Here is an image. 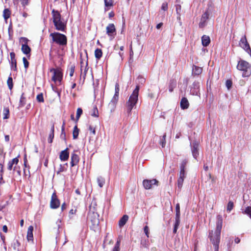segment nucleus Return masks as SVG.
I'll use <instances>...</instances> for the list:
<instances>
[{
  "mask_svg": "<svg viewBox=\"0 0 251 251\" xmlns=\"http://www.w3.org/2000/svg\"><path fill=\"white\" fill-rule=\"evenodd\" d=\"M223 220L222 216H217V222L216 223V229L214 232L211 230L209 232V238L210 241L214 247L215 251H219V245L220 241V235L222 227Z\"/></svg>",
  "mask_w": 251,
  "mask_h": 251,
  "instance_id": "nucleus-1",
  "label": "nucleus"
},
{
  "mask_svg": "<svg viewBox=\"0 0 251 251\" xmlns=\"http://www.w3.org/2000/svg\"><path fill=\"white\" fill-rule=\"evenodd\" d=\"M53 18V23L55 26V29L61 31H64L66 28V24L64 20L62 19L61 15L60 13L54 9L51 11Z\"/></svg>",
  "mask_w": 251,
  "mask_h": 251,
  "instance_id": "nucleus-2",
  "label": "nucleus"
},
{
  "mask_svg": "<svg viewBox=\"0 0 251 251\" xmlns=\"http://www.w3.org/2000/svg\"><path fill=\"white\" fill-rule=\"evenodd\" d=\"M139 91V86L137 85L135 89L133 90L132 93L130 96L128 100L126 103L127 112L129 114L130 113L132 108L136 105L138 100Z\"/></svg>",
  "mask_w": 251,
  "mask_h": 251,
  "instance_id": "nucleus-3",
  "label": "nucleus"
},
{
  "mask_svg": "<svg viewBox=\"0 0 251 251\" xmlns=\"http://www.w3.org/2000/svg\"><path fill=\"white\" fill-rule=\"evenodd\" d=\"M50 37L51 38L50 42L52 43H55L60 46H65L67 44V38L64 34L54 32L51 33Z\"/></svg>",
  "mask_w": 251,
  "mask_h": 251,
  "instance_id": "nucleus-4",
  "label": "nucleus"
},
{
  "mask_svg": "<svg viewBox=\"0 0 251 251\" xmlns=\"http://www.w3.org/2000/svg\"><path fill=\"white\" fill-rule=\"evenodd\" d=\"M237 69L242 72L243 77H248L251 75V65L245 60L238 61Z\"/></svg>",
  "mask_w": 251,
  "mask_h": 251,
  "instance_id": "nucleus-5",
  "label": "nucleus"
},
{
  "mask_svg": "<svg viewBox=\"0 0 251 251\" xmlns=\"http://www.w3.org/2000/svg\"><path fill=\"white\" fill-rule=\"evenodd\" d=\"M13 158L11 160L9 161L7 164V169L9 171L13 170L14 172L17 173L18 175L21 176V172L20 166H17L19 163V157Z\"/></svg>",
  "mask_w": 251,
  "mask_h": 251,
  "instance_id": "nucleus-6",
  "label": "nucleus"
},
{
  "mask_svg": "<svg viewBox=\"0 0 251 251\" xmlns=\"http://www.w3.org/2000/svg\"><path fill=\"white\" fill-rule=\"evenodd\" d=\"M50 73H52L51 80L56 85H60L62 79L63 74L59 69L51 68L50 70Z\"/></svg>",
  "mask_w": 251,
  "mask_h": 251,
  "instance_id": "nucleus-7",
  "label": "nucleus"
},
{
  "mask_svg": "<svg viewBox=\"0 0 251 251\" xmlns=\"http://www.w3.org/2000/svg\"><path fill=\"white\" fill-rule=\"evenodd\" d=\"M87 220L89 222H90L94 227L98 226L99 225V215L97 213L94 212H89L88 215Z\"/></svg>",
  "mask_w": 251,
  "mask_h": 251,
  "instance_id": "nucleus-8",
  "label": "nucleus"
},
{
  "mask_svg": "<svg viewBox=\"0 0 251 251\" xmlns=\"http://www.w3.org/2000/svg\"><path fill=\"white\" fill-rule=\"evenodd\" d=\"M239 46L244 50L247 53H251V49L250 45L247 41L246 35H244L241 37L239 43Z\"/></svg>",
  "mask_w": 251,
  "mask_h": 251,
  "instance_id": "nucleus-9",
  "label": "nucleus"
},
{
  "mask_svg": "<svg viewBox=\"0 0 251 251\" xmlns=\"http://www.w3.org/2000/svg\"><path fill=\"white\" fill-rule=\"evenodd\" d=\"M200 82L198 81H195L193 82L192 85L190 86V93L191 95L194 96H200Z\"/></svg>",
  "mask_w": 251,
  "mask_h": 251,
  "instance_id": "nucleus-10",
  "label": "nucleus"
},
{
  "mask_svg": "<svg viewBox=\"0 0 251 251\" xmlns=\"http://www.w3.org/2000/svg\"><path fill=\"white\" fill-rule=\"evenodd\" d=\"M106 33L110 37V40L114 38L116 34V28L113 24H109L106 28Z\"/></svg>",
  "mask_w": 251,
  "mask_h": 251,
  "instance_id": "nucleus-11",
  "label": "nucleus"
},
{
  "mask_svg": "<svg viewBox=\"0 0 251 251\" xmlns=\"http://www.w3.org/2000/svg\"><path fill=\"white\" fill-rule=\"evenodd\" d=\"M60 204V201L57 198L56 194L54 192L51 196L50 207L52 209H56L59 207Z\"/></svg>",
  "mask_w": 251,
  "mask_h": 251,
  "instance_id": "nucleus-12",
  "label": "nucleus"
},
{
  "mask_svg": "<svg viewBox=\"0 0 251 251\" xmlns=\"http://www.w3.org/2000/svg\"><path fill=\"white\" fill-rule=\"evenodd\" d=\"M158 181L156 179L151 180L144 179L143 181V185L144 188L146 190L151 189L152 187V185H158Z\"/></svg>",
  "mask_w": 251,
  "mask_h": 251,
  "instance_id": "nucleus-13",
  "label": "nucleus"
},
{
  "mask_svg": "<svg viewBox=\"0 0 251 251\" xmlns=\"http://www.w3.org/2000/svg\"><path fill=\"white\" fill-rule=\"evenodd\" d=\"M209 19V13L207 11H205L201 16L199 26L200 28L205 27L207 25V20Z\"/></svg>",
  "mask_w": 251,
  "mask_h": 251,
  "instance_id": "nucleus-14",
  "label": "nucleus"
},
{
  "mask_svg": "<svg viewBox=\"0 0 251 251\" xmlns=\"http://www.w3.org/2000/svg\"><path fill=\"white\" fill-rule=\"evenodd\" d=\"M81 76L84 79L86 77L87 72L88 70V63L87 62L84 64L82 61H81Z\"/></svg>",
  "mask_w": 251,
  "mask_h": 251,
  "instance_id": "nucleus-15",
  "label": "nucleus"
},
{
  "mask_svg": "<svg viewBox=\"0 0 251 251\" xmlns=\"http://www.w3.org/2000/svg\"><path fill=\"white\" fill-rule=\"evenodd\" d=\"M198 147L199 144L197 142H193L191 147V150L193 156L195 159H197V157L199 155Z\"/></svg>",
  "mask_w": 251,
  "mask_h": 251,
  "instance_id": "nucleus-16",
  "label": "nucleus"
},
{
  "mask_svg": "<svg viewBox=\"0 0 251 251\" xmlns=\"http://www.w3.org/2000/svg\"><path fill=\"white\" fill-rule=\"evenodd\" d=\"M69 153L68 152V148L61 151L59 155V158L61 161H65L67 160L69 158Z\"/></svg>",
  "mask_w": 251,
  "mask_h": 251,
  "instance_id": "nucleus-17",
  "label": "nucleus"
},
{
  "mask_svg": "<svg viewBox=\"0 0 251 251\" xmlns=\"http://www.w3.org/2000/svg\"><path fill=\"white\" fill-rule=\"evenodd\" d=\"M33 226H30L28 227L27 231V235L26 238L28 241H33Z\"/></svg>",
  "mask_w": 251,
  "mask_h": 251,
  "instance_id": "nucleus-18",
  "label": "nucleus"
},
{
  "mask_svg": "<svg viewBox=\"0 0 251 251\" xmlns=\"http://www.w3.org/2000/svg\"><path fill=\"white\" fill-rule=\"evenodd\" d=\"M79 160V156L75 153H73L71 155V167H74L77 164Z\"/></svg>",
  "mask_w": 251,
  "mask_h": 251,
  "instance_id": "nucleus-19",
  "label": "nucleus"
},
{
  "mask_svg": "<svg viewBox=\"0 0 251 251\" xmlns=\"http://www.w3.org/2000/svg\"><path fill=\"white\" fill-rule=\"evenodd\" d=\"M21 50L24 54L26 55L28 57L30 56L31 50L28 45L22 46Z\"/></svg>",
  "mask_w": 251,
  "mask_h": 251,
  "instance_id": "nucleus-20",
  "label": "nucleus"
},
{
  "mask_svg": "<svg viewBox=\"0 0 251 251\" xmlns=\"http://www.w3.org/2000/svg\"><path fill=\"white\" fill-rule=\"evenodd\" d=\"M202 45L204 47H207L210 42V39L208 36L204 35L201 37Z\"/></svg>",
  "mask_w": 251,
  "mask_h": 251,
  "instance_id": "nucleus-21",
  "label": "nucleus"
},
{
  "mask_svg": "<svg viewBox=\"0 0 251 251\" xmlns=\"http://www.w3.org/2000/svg\"><path fill=\"white\" fill-rule=\"evenodd\" d=\"M189 103L188 100L186 98H183L180 101V107L182 109H185L188 108Z\"/></svg>",
  "mask_w": 251,
  "mask_h": 251,
  "instance_id": "nucleus-22",
  "label": "nucleus"
},
{
  "mask_svg": "<svg viewBox=\"0 0 251 251\" xmlns=\"http://www.w3.org/2000/svg\"><path fill=\"white\" fill-rule=\"evenodd\" d=\"M202 72V69L201 67L194 65L192 69V74L193 75H199Z\"/></svg>",
  "mask_w": 251,
  "mask_h": 251,
  "instance_id": "nucleus-23",
  "label": "nucleus"
},
{
  "mask_svg": "<svg viewBox=\"0 0 251 251\" xmlns=\"http://www.w3.org/2000/svg\"><path fill=\"white\" fill-rule=\"evenodd\" d=\"M128 219V216L126 215H124L119 221V226L120 227L123 226L127 222Z\"/></svg>",
  "mask_w": 251,
  "mask_h": 251,
  "instance_id": "nucleus-24",
  "label": "nucleus"
},
{
  "mask_svg": "<svg viewBox=\"0 0 251 251\" xmlns=\"http://www.w3.org/2000/svg\"><path fill=\"white\" fill-rule=\"evenodd\" d=\"M117 101H118L117 100H114V99L112 98V99L111 100L110 102L109 103L108 107L111 112H112L113 111H114V110L116 107V105Z\"/></svg>",
  "mask_w": 251,
  "mask_h": 251,
  "instance_id": "nucleus-25",
  "label": "nucleus"
},
{
  "mask_svg": "<svg viewBox=\"0 0 251 251\" xmlns=\"http://www.w3.org/2000/svg\"><path fill=\"white\" fill-rule=\"evenodd\" d=\"M104 5L105 11H108L110 8L113 5V0H104Z\"/></svg>",
  "mask_w": 251,
  "mask_h": 251,
  "instance_id": "nucleus-26",
  "label": "nucleus"
},
{
  "mask_svg": "<svg viewBox=\"0 0 251 251\" xmlns=\"http://www.w3.org/2000/svg\"><path fill=\"white\" fill-rule=\"evenodd\" d=\"M11 14V11L8 8H5L4 9L3 11V17L6 22L10 17Z\"/></svg>",
  "mask_w": 251,
  "mask_h": 251,
  "instance_id": "nucleus-27",
  "label": "nucleus"
},
{
  "mask_svg": "<svg viewBox=\"0 0 251 251\" xmlns=\"http://www.w3.org/2000/svg\"><path fill=\"white\" fill-rule=\"evenodd\" d=\"M26 103V98L24 96V94L23 93L21 96L20 101H19V108L23 107L25 106Z\"/></svg>",
  "mask_w": 251,
  "mask_h": 251,
  "instance_id": "nucleus-28",
  "label": "nucleus"
},
{
  "mask_svg": "<svg viewBox=\"0 0 251 251\" xmlns=\"http://www.w3.org/2000/svg\"><path fill=\"white\" fill-rule=\"evenodd\" d=\"M119 91V85L118 84V83H116L115 87V94L113 97V99H114V100H118Z\"/></svg>",
  "mask_w": 251,
  "mask_h": 251,
  "instance_id": "nucleus-29",
  "label": "nucleus"
},
{
  "mask_svg": "<svg viewBox=\"0 0 251 251\" xmlns=\"http://www.w3.org/2000/svg\"><path fill=\"white\" fill-rule=\"evenodd\" d=\"M102 55V52L101 49H97L95 51V56L97 59H100Z\"/></svg>",
  "mask_w": 251,
  "mask_h": 251,
  "instance_id": "nucleus-30",
  "label": "nucleus"
},
{
  "mask_svg": "<svg viewBox=\"0 0 251 251\" xmlns=\"http://www.w3.org/2000/svg\"><path fill=\"white\" fill-rule=\"evenodd\" d=\"M97 182L99 186L102 187L105 183V179L102 176H99L97 178Z\"/></svg>",
  "mask_w": 251,
  "mask_h": 251,
  "instance_id": "nucleus-31",
  "label": "nucleus"
},
{
  "mask_svg": "<svg viewBox=\"0 0 251 251\" xmlns=\"http://www.w3.org/2000/svg\"><path fill=\"white\" fill-rule=\"evenodd\" d=\"M28 42L29 40L26 37H22L19 39V42L22 46L28 45Z\"/></svg>",
  "mask_w": 251,
  "mask_h": 251,
  "instance_id": "nucleus-32",
  "label": "nucleus"
},
{
  "mask_svg": "<svg viewBox=\"0 0 251 251\" xmlns=\"http://www.w3.org/2000/svg\"><path fill=\"white\" fill-rule=\"evenodd\" d=\"M79 129L77 128V126H75L73 130V138L74 139H75L77 138L79 134Z\"/></svg>",
  "mask_w": 251,
  "mask_h": 251,
  "instance_id": "nucleus-33",
  "label": "nucleus"
},
{
  "mask_svg": "<svg viewBox=\"0 0 251 251\" xmlns=\"http://www.w3.org/2000/svg\"><path fill=\"white\" fill-rule=\"evenodd\" d=\"M176 12L177 15V19L178 20L180 19V15H181V5L179 4H176Z\"/></svg>",
  "mask_w": 251,
  "mask_h": 251,
  "instance_id": "nucleus-34",
  "label": "nucleus"
},
{
  "mask_svg": "<svg viewBox=\"0 0 251 251\" xmlns=\"http://www.w3.org/2000/svg\"><path fill=\"white\" fill-rule=\"evenodd\" d=\"M120 242H121V240L120 239H118L117 241V242H116V244H115L113 249H112V251H120Z\"/></svg>",
  "mask_w": 251,
  "mask_h": 251,
  "instance_id": "nucleus-35",
  "label": "nucleus"
},
{
  "mask_svg": "<svg viewBox=\"0 0 251 251\" xmlns=\"http://www.w3.org/2000/svg\"><path fill=\"white\" fill-rule=\"evenodd\" d=\"M65 122H63V125L61 127V133L60 135L61 138H62L64 140L65 139V137H66V134L65 132Z\"/></svg>",
  "mask_w": 251,
  "mask_h": 251,
  "instance_id": "nucleus-36",
  "label": "nucleus"
},
{
  "mask_svg": "<svg viewBox=\"0 0 251 251\" xmlns=\"http://www.w3.org/2000/svg\"><path fill=\"white\" fill-rule=\"evenodd\" d=\"M242 212L243 214L248 215L251 218V206L247 207Z\"/></svg>",
  "mask_w": 251,
  "mask_h": 251,
  "instance_id": "nucleus-37",
  "label": "nucleus"
},
{
  "mask_svg": "<svg viewBox=\"0 0 251 251\" xmlns=\"http://www.w3.org/2000/svg\"><path fill=\"white\" fill-rule=\"evenodd\" d=\"M187 162L188 161L186 159H184L183 160H182L180 166V170L185 171V167L186 166Z\"/></svg>",
  "mask_w": 251,
  "mask_h": 251,
  "instance_id": "nucleus-38",
  "label": "nucleus"
},
{
  "mask_svg": "<svg viewBox=\"0 0 251 251\" xmlns=\"http://www.w3.org/2000/svg\"><path fill=\"white\" fill-rule=\"evenodd\" d=\"M7 83L9 89L11 90L13 88V80L11 76H9L7 79Z\"/></svg>",
  "mask_w": 251,
  "mask_h": 251,
  "instance_id": "nucleus-39",
  "label": "nucleus"
},
{
  "mask_svg": "<svg viewBox=\"0 0 251 251\" xmlns=\"http://www.w3.org/2000/svg\"><path fill=\"white\" fill-rule=\"evenodd\" d=\"M184 181V179L180 178H178L177 181V187L179 189H181L183 185V183Z\"/></svg>",
  "mask_w": 251,
  "mask_h": 251,
  "instance_id": "nucleus-40",
  "label": "nucleus"
},
{
  "mask_svg": "<svg viewBox=\"0 0 251 251\" xmlns=\"http://www.w3.org/2000/svg\"><path fill=\"white\" fill-rule=\"evenodd\" d=\"M9 113V110L8 108H4V109H3V115H4L3 119H7L8 118Z\"/></svg>",
  "mask_w": 251,
  "mask_h": 251,
  "instance_id": "nucleus-41",
  "label": "nucleus"
},
{
  "mask_svg": "<svg viewBox=\"0 0 251 251\" xmlns=\"http://www.w3.org/2000/svg\"><path fill=\"white\" fill-rule=\"evenodd\" d=\"M51 87L52 90L57 94L58 96L60 98L61 95V91L59 90L56 86H54L53 84H51Z\"/></svg>",
  "mask_w": 251,
  "mask_h": 251,
  "instance_id": "nucleus-42",
  "label": "nucleus"
},
{
  "mask_svg": "<svg viewBox=\"0 0 251 251\" xmlns=\"http://www.w3.org/2000/svg\"><path fill=\"white\" fill-rule=\"evenodd\" d=\"M82 114V109L80 108H78L77 109L76 115V121H78L79 120V119Z\"/></svg>",
  "mask_w": 251,
  "mask_h": 251,
  "instance_id": "nucleus-43",
  "label": "nucleus"
},
{
  "mask_svg": "<svg viewBox=\"0 0 251 251\" xmlns=\"http://www.w3.org/2000/svg\"><path fill=\"white\" fill-rule=\"evenodd\" d=\"M10 64H11V69L14 70H16V69H17L16 60H10Z\"/></svg>",
  "mask_w": 251,
  "mask_h": 251,
  "instance_id": "nucleus-44",
  "label": "nucleus"
},
{
  "mask_svg": "<svg viewBox=\"0 0 251 251\" xmlns=\"http://www.w3.org/2000/svg\"><path fill=\"white\" fill-rule=\"evenodd\" d=\"M234 206L233 202L231 201L228 202L227 206V211L230 212Z\"/></svg>",
  "mask_w": 251,
  "mask_h": 251,
  "instance_id": "nucleus-45",
  "label": "nucleus"
},
{
  "mask_svg": "<svg viewBox=\"0 0 251 251\" xmlns=\"http://www.w3.org/2000/svg\"><path fill=\"white\" fill-rule=\"evenodd\" d=\"M76 209H72L70 210L69 212V216L70 217V218H73V215H75L76 214Z\"/></svg>",
  "mask_w": 251,
  "mask_h": 251,
  "instance_id": "nucleus-46",
  "label": "nucleus"
},
{
  "mask_svg": "<svg viewBox=\"0 0 251 251\" xmlns=\"http://www.w3.org/2000/svg\"><path fill=\"white\" fill-rule=\"evenodd\" d=\"M165 138H166V134H164L163 136V137H162V139L160 141V144H161V145L162 146V147L163 148L165 147V144H166V140H165Z\"/></svg>",
  "mask_w": 251,
  "mask_h": 251,
  "instance_id": "nucleus-47",
  "label": "nucleus"
},
{
  "mask_svg": "<svg viewBox=\"0 0 251 251\" xmlns=\"http://www.w3.org/2000/svg\"><path fill=\"white\" fill-rule=\"evenodd\" d=\"M185 176H186L185 172L182 171V170H180L179 178L181 177L183 179H184V178L185 177Z\"/></svg>",
  "mask_w": 251,
  "mask_h": 251,
  "instance_id": "nucleus-48",
  "label": "nucleus"
},
{
  "mask_svg": "<svg viewBox=\"0 0 251 251\" xmlns=\"http://www.w3.org/2000/svg\"><path fill=\"white\" fill-rule=\"evenodd\" d=\"M23 61L25 68H27L28 67L29 63L25 57H24L23 58Z\"/></svg>",
  "mask_w": 251,
  "mask_h": 251,
  "instance_id": "nucleus-49",
  "label": "nucleus"
},
{
  "mask_svg": "<svg viewBox=\"0 0 251 251\" xmlns=\"http://www.w3.org/2000/svg\"><path fill=\"white\" fill-rule=\"evenodd\" d=\"M144 231L145 233L146 234L147 238L149 237V228L147 226H146L144 228Z\"/></svg>",
  "mask_w": 251,
  "mask_h": 251,
  "instance_id": "nucleus-50",
  "label": "nucleus"
},
{
  "mask_svg": "<svg viewBox=\"0 0 251 251\" xmlns=\"http://www.w3.org/2000/svg\"><path fill=\"white\" fill-rule=\"evenodd\" d=\"M54 138V133H50L48 137V142L51 143Z\"/></svg>",
  "mask_w": 251,
  "mask_h": 251,
  "instance_id": "nucleus-51",
  "label": "nucleus"
},
{
  "mask_svg": "<svg viewBox=\"0 0 251 251\" xmlns=\"http://www.w3.org/2000/svg\"><path fill=\"white\" fill-rule=\"evenodd\" d=\"M161 9L164 11H167L168 10V3L166 2H164L162 3Z\"/></svg>",
  "mask_w": 251,
  "mask_h": 251,
  "instance_id": "nucleus-52",
  "label": "nucleus"
},
{
  "mask_svg": "<svg viewBox=\"0 0 251 251\" xmlns=\"http://www.w3.org/2000/svg\"><path fill=\"white\" fill-rule=\"evenodd\" d=\"M37 100L39 102H43L44 101L43 96L42 94H39L37 96Z\"/></svg>",
  "mask_w": 251,
  "mask_h": 251,
  "instance_id": "nucleus-53",
  "label": "nucleus"
},
{
  "mask_svg": "<svg viewBox=\"0 0 251 251\" xmlns=\"http://www.w3.org/2000/svg\"><path fill=\"white\" fill-rule=\"evenodd\" d=\"M89 130L92 133V134L93 135H95L96 134V129H95V128L94 127H93V126L90 125L89 126Z\"/></svg>",
  "mask_w": 251,
  "mask_h": 251,
  "instance_id": "nucleus-54",
  "label": "nucleus"
},
{
  "mask_svg": "<svg viewBox=\"0 0 251 251\" xmlns=\"http://www.w3.org/2000/svg\"><path fill=\"white\" fill-rule=\"evenodd\" d=\"M20 1L22 5L24 7L27 5L29 3V0H20Z\"/></svg>",
  "mask_w": 251,
  "mask_h": 251,
  "instance_id": "nucleus-55",
  "label": "nucleus"
},
{
  "mask_svg": "<svg viewBox=\"0 0 251 251\" xmlns=\"http://www.w3.org/2000/svg\"><path fill=\"white\" fill-rule=\"evenodd\" d=\"M75 72V66H72L70 69V76H72Z\"/></svg>",
  "mask_w": 251,
  "mask_h": 251,
  "instance_id": "nucleus-56",
  "label": "nucleus"
},
{
  "mask_svg": "<svg viewBox=\"0 0 251 251\" xmlns=\"http://www.w3.org/2000/svg\"><path fill=\"white\" fill-rule=\"evenodd\" d=\"M232 85V82L230 80H227L226 81V86L227 88L229 89L230 88Z\"/></svg>",
  "mask_w": 251,
  "mask_h": 251,
  "instance_id": "nucleus-57",
  "label": "nucleus"
},
{
  "mask_svg": "<svg viewBox=\"0 0 251 251\" xmlns=\"http://www.w3.org/2000/svg\"><path fill=\"white\" fill-rule=\"evenodd\" d=\"M92 116L96 117H98L99 116L98 115V110L97 108H95L94 109V111L93 114H92Z\"/></svg>",
  "mask_w": 251,
  "mask_h": 251,
  "instance_id": "nucleus-58",
  "label": "nucleus"
},
{
  "mask_svg": "<svg viewBox=\"0 0 251 251\" xmlns=\"http://www.w3.org/2000/svg\"><path fill=\"white\" fill-rule=\"evenodd\" d=\"M10 60H16L15 59V54L14 52H11L10 53Z\"/></svg>",
  "mask_w": 251,
  "mask_h": 251,
  "instance_id": "nucleus-59",
  "label": "nucleus"
},
{
  "mask_svg": "<svg viewBox=\"0 0 251 251\" xmlns=\"http://www.w3.org/2000/svg\"><path fill=\"white\" fill-rule=\"evenodd\" d=\"M180 224V220H175V223L174 225V227H177L178 228V226Z\"/></svg>",
  "mask_w": 251,
  "mask_h": 251,
  "instance_id": "nucleus-60",
  "label": "nucleus"
},
{
  "mask_svg": "<svg viewBox=\"0 0 251 251\" xmlns=\"http://www.w3.org/2000/svg\"><path fill=\"white\" fill-rule=\"evenodd\" d=\"M180 211H176L175 220H180Z\"/></svg>",
  "mask_w": 251,
  "mask_h": 251,
  "instance_id": "nucleus-61",
  "label": "nucleus"
},
{
  "mask_svg": "<svg viewBox=\"0 0 251 251\" xmlns=\"http://www.w3.org/2000/svg\"><path fill=\"white\" fill-rule=\"evenodd\" d=\"M27 162V158H26V154H25V156H24V166H25V167H26Z\"/></svg>",
  "mask_w": 251,
  "mask_h": 251,
  "instance_id": "nucleus-62",
  "label": "nucleus"
},
{
  "mask_svg": "<svg viewBox=\"0 0 251 251\" xmlns=\"http://www.w3.org/2000/svg\"><path fill=\"white\" fill-rule=\"evenodd\" d=\"M3 164H0V174H3Z\"/></svg>",
  "mask_w": 251,
  "mask_h": 251,
  "instance_id": "nucleus-63",
  "label": "nucleus"
},
{
  "mask_svg": "<svg viewBox=\"0 0 251 251\" xmlns=\"http://www.w3.org/2000/svg\"><path fill=\"white\" fill-rule=\"evenodd\" d=\"M67 207V205L66 204V203L64 202L63 203L62 205H61V210L62 211H63Z\"/></svg>",
  "mask_w": 251,
  "mask_h": 251,
  "instance_id": "nucleus-64",
  "label": "nucleus"
}]
</instances>
